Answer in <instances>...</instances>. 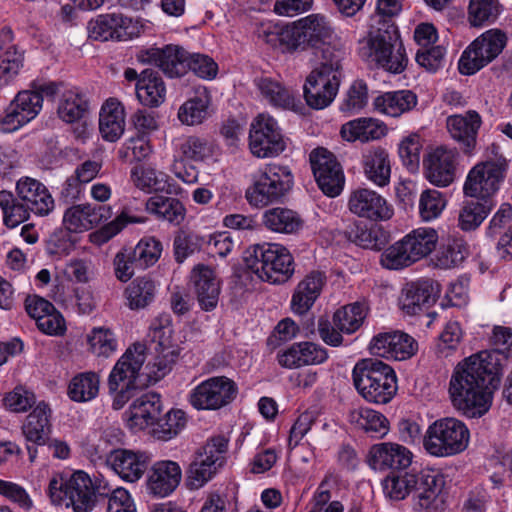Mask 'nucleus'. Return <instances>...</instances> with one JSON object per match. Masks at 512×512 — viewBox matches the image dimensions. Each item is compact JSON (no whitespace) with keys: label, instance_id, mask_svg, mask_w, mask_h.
I'll use <instances>...</instances> for the list:
<instances>
[{"label":"nucleus","instance_id":"obj_1","mask_svg":"<svg viewBox=\"0 0 512 512\" xmlns=\"http://www.w3.org/2000/svg\"><path fill=\"white\" fill-rule=\"evenodd\" d=\"M500 377L497 351L483 350L466 357L456 365L449 382L453 406L467 416H483L492 405Z\"/></svg>","mask_w":512,"mask_h":512},{"label":"nucleus","instance_id":"obj_2","mask_svg":"<svg viewBox=\"0 0 512 512\" xmlns=\"http://www.w3.org/2000/svg\"><path fill=\"white\" fill-rule=\"evenodd\" d=\"M359 57L394 74L404 71L408 58L393 20L371 18L365 37L358 42Z\"/></svg>","mask_w":512,"mask_h":512},{"label":"nucleus","instance_id":"obj_3","mask_svg":"<svg viewBox=\"0 0 512 512\" xmlns=\"http://www.w3.org/2000/svg\"><path fill=\"white\" fill-rule=\"evenodd\" d=\"M109 491L106 482L93 481L82 470L57 473L48 485L52 504L70 508L73 512H91L97 504V496H107Z\"/></svg>","mask_w":512,"mask_h":512},{"label":"nucleus","instance_id":"obj_4","mask_svg":"<svg viewBox=\"0 0 512 512\" xmlns=\"http://www.w3.org/2000/svg\"><path fill=\"white\" fill-rule=\"evenodd\" d=\"M339 36L332 22L323 14L313 13L286 26L278 35L287 52L307 51L333 44Z\"/></svg>","mask_w":512,"mask_h":512},{"label":"nucleus","instance_id":"obj_5","mask_svg":"<svg viewBox=\"0 0 512 512\" xmlns=\"http://www.w3.org/2000/svg\"><path fill=\"white\" fill-rule=\"evenodd\" d=\"M352 380L357 392L372 403L386 404L398 390L394 369L377 359L359 360L352 370Z\"/></svg>","mask_w":512,"mask_h":512},{"label":"nucleus","instance_id":"obj_6","mask_svg":"<svg viewBox=\"0 0 512 512\" xmlns=\"http://www.w3.org/2000/svg\"><path fill=\"white\" fill-rule=\"evenodd\" d=\"M509 162L499 145L492 143L486 148L484 160L476 164L468 173L463 192L470 198L492 200L504 181Z\"/></svg>","mask_w":512,"mask_h":512},{"label":"nucleus","instance_id":"obj_7","mask_svg":"<svg viewBox=\"0 0 512 512\" xmlns=\"http://www.w3.org/2000/svg\"><path fill=\"white\" fill-rule=\"evenodd\" d=\"M244 261L258 278L272 284L285 283L294 273V259L289 250L280 244L253 245L246 250Z\"/></svg>","mask_w":512,"mask_h":512},{"label":"nucleus","instance_id":"obj_8","mask_svg":"<svg viewBox=\"0 0 512 512\" xmlns=\"http://www.w3.org/2000/svg\"><path fill=\"white\" fill-rule=\"evenodd\" d=\"M437 242L438 233L435 229H414L382 252L380 264L389 270L409 267L431 254Z\"/></svg>","mask_w":512,"mask_h":512},{"label":"nucleus","instance_id":"obj_9","mask_svg":"<svg viewBox=\"0 0 512 512\" xmlns=\"http://www.w3.org/2000/svg\"><path fill=\"white\" fill-rule=\"evenodd\" d=\"M470 442V431L457 418H438L423 436V448L434 457H451L464 452Z\"/></svg>","mask_w":512,"mask_h":512},{"label":"nucleus","instance_id":"obj_10","mask_svg":"<svg viewBox=\"0 0 512 512\" xmlns=\"http://www.w3.org/2000/svg\"><path fill=\"white\" fill-rule=\"evenodd\" d=\"M228 445L227 437L215 435L195 449L186 470V482L190 489L202 488L225 465Z\"/></svg>","mask_w":512,"mask_h":512},{"label":"nucleus","instance_id":"obj_11","mask_svg":"<svg viewBox=\"0 0 512 512\" xmlns=\"http://www.w3.org/2000/svg\"><path fill=\"white\" fill-rule=\"evenodd\" d=\"M293 186V175L287 166L268 164L254 178L246 191L250 205L264 207L282 199Z\"/></svg>","mask_w":512,"mask_h":512},{"label":"nucleus","instance_id":"obj_12","mask_svg":"<svg viewBox=\"0 0 512 512\" xmlns=\"http://www.w3.org/2000/svg\"><path fill=\"white\" fill-rule=\"evenodd\" d=\"M152 341L155 343V357L145 369L150 382H157L167 375L176 363L180 348L173 339V327L168 315L156 319L152 325Z\"/></svg>","mask_w":512,"mask_h":512},{"label":"nucleus","instance_id":"obj_13","mask_svg":"<svg viewBox=\"0 0 512 512\" xmlns=\"http://www.w3.org/2000/svg\"><path fill=\"white\" fill-rule=\"evenodd\" d=\"M507 37L498 29H491L477 37L462 53L458 69L462 75H473L491 63L503 51Z\"/></svg>","mask_w":512,"mask_h":512},{"label":"nucleus","instance_id":"obj_14","mask_svg":"<svg viewBox=\"0 0 512 512\" xmlns=\"http://www.w3.org/2000/svg\"><path fill=\"white\" fill-rule=\"evenodd\" d=\"M249 148L258 158L275 157L286 148L284 137L274 118L260 114L251 123Z\"/></svg>","mask_w":512,"mask_h":512},{"label":"nucleus","instance_id":"obj_15","mask_svg":"<svg viewBox=\"0 0 512 512\" xmlns=\"http://www.w3.org/2000/svg\"><path fill=\"white\" fill-rule=\"evenodd\" d=\"M238 393L236 383L225 377H211L191 392L189 401L197 410H217L230 404Z\"/></svg>","mask_w":512,"mask_h":512},{"label":"nucleus","instance_id":"obj_16","mask_svg":"<svg viewBox=\"0 0 512 512\" xmlns=\"http://www.w3.org/2000/svg\"><path fill=\"white\" fill-rule=\"evenodd\" d=\"M311 169L318 187L329 196H338L345 183L343 169L335 155L326 148L318 147L309 155Z\"/></svg>","mask_w":512,"mask_h":512},{"label":"nucleus","instance_id":"obj_17","mask_svg":"<svg viewBox=\"0 0 512 512\" xmlns=\"http://www.w3.org/2000/svg\"><path fill=\"white\" fill-rule=\"evenodd\" d=\"M142 26L122 13L100 14L88 22L89 37L99 41H128L138 37Z\"/></svg>","mask_w":512,"mask_h":512},{"label":"nucleus","instance_id":"obj_18","mask_svg":"<svg viewBox=\"0 0 512 512\" xmlns=\"http://www.w3.org/2000/svg\"><path fill=\"white\" fill-rule=\"evenodd\" d=\"M136 58L142 64L158 67L168 78H181L188 72L189 52L179 45L141 49Z\"/></svg>","mask_w":512,"mask_h":512},{"label":"nucleus","instance_id":"obj_19","mask_svg":"<svg viewBox=\"0 0 512 512\" xmlns=\"http://www.w3.org/2000/svg\"><path fill=\"white\" fill-rule=\"evenodd\" d=\"M42 109V99L31 89L17 93L5 110V115L0 117V132H14L31 120H33Z\"/></svg>","mask_w":512,"mask_h":512},{"label":"nucleus","instance_id":"obj_20","mask_svg":"<svg viewBox=\"0 0 512 512\" xmlns=\"http://www.w3.org/2000/svg\"><path fill=\"white\" fill-rule=\"evenodd\" d=\"M146 347L143 344H134L119 358L108 377L109 392L123 387H137V380L141 376V369L146 360Z\"/></svg>","mask_w":512,"mask_h":512},{"label":"nucleus","instance_id":"obj_21","mask_svg":"<svg viewBox=\"0 0 512 512\" xmlns=\"http://www.w3.org/2000/svg\"><path fill=\"white\" fill-rule=\"evenodd\" d=\"M373 355L395 360H407L418 351V342L409 334L401 331L379 333L369 345Z\"/></svg>","mask_w":512,"mask_h":512},{"label":"nucleus","instance_id":"obj_22","mask_svg":"<svg viewBox=\"0 0 512 512\" xmlns=\"http://www.w3.org/2000/svg\"><path fill=\"white\" fill-rule=\"evenodd\" d=\"M348 207L358 217L375 222L389 220L394 213L392 205L382 195L368 188L352 191Z\"/></svg>","mask_w":512,"mask_h":512},{"label":"nucleus","instance_id":"obj_23","mask_svg":"<svg viewBox=\"0 0 512 512\" xmlns=\"http://www.w3.org/2000/svg\"><path fill=\"white\" fill-rule=\"evenodd\" d=\"M439 293V284L428 278L407 283L399 297V307L407 315L419 314L436 302Z\"/></svg>","mask_w":512,"mask_h":512},{"label":"nucleus","instance_id":"obj_24","mask_svg":"<svg viewBox=\"0 0 512 512\" xmlns=\"http://www.w3.org/2000/svg\"><path fill=\"white\" fill-rule=\"evenodd\" d=\"M113 215L109 205L79 204L68 208L63 224L70 232H83L99 226Z\"/></svg>","mask_w":512,"mask_h":512},{"label":"nucleus","instance_id":"obj_25","mask_svg":"<svg viewBox=\"0 0 512 512\" xmlns=\"http://www.w3.org/2000/svg\"><path fill=\"white\" fill-rule=\"evenodd\" d=\"M341 79L328 76L313 69L307 76L303 93L308 106L313 109H324L335 99Z\"/></svg>","mask_w":512,"mask_h":512},{"label":"nucleus","instance_id":"obj_26","mask_svg":"<svg viewBox=\"0 0 512 512\" xmlns=\"http://www.w3.org/2000/svg\"><path fill=\"white\" fill-rule=\"evenodd\" d=\"M182 479L180 465L172 460L156 461L150 468L146 488L154 497L164 498L171 495Z\"/></svg>","mask_w":512,"mask_h":512},{"label":"nucleus","instance_id":"obj_27","mask_svg":"<svg viewBox=\"0 0 512 512\" xmlns=\"http://www.w3.org/2000/svg\"><path fill=\"white\" fill-rule=\"evenodd\" d=\"M444 479L438 473L421 471L414 499V509L418 512H443L445 497L443 494Z\"/></svg>","mask_w":512,"mask_h":512},{"label":"nucleus","instance_id":"obj_28","mask_svg":"<svg viewBox=\"0 0 512 512\" xmlns=\"http://www.w3.org/2000/svg\"><path fill=\"white\" fill-rule=\"evenodd\" d=\"M367 462L377 471L405 469L412 462V453L398 443L383 442L370 447Z\"/></svg>","mask_w":512,"mask_h":512},{"label":"nucleus","instance_id":"obj_29","mask_svg":"<svg viewBox=\"0 0 512 512\" xmlns=\"http://www.w3.org/2000/svg\"><path fill=\"white\" fill-rule=\"evenodd\" d=\"M17 197L37 216L49 215L55 202L48 188L39 180L21 177L16 183Z\"/></svg>","mask_w":512,"mask_h":512},{"label":"nucleus","instance_id":"obj_30","mask_svg":"<svg viewBox=\"0 0 512 512\" xmlns=\"http://www.w3.org/2000/svg\"><path fill=\"white\" fill-rule=\"evenodd\" d=\"M456 155L454 150L444 147H438L428 154L424 166L430 183L446 187L454 181Z\"/></svg>","mask_w":512,"mask_h":512},{"label":"nucleus","instance_id":"obj_31","mask_svg":"<svg viewBox=\"0 0 512 512\" xmlns=\"http://www.w3.org/2000/svg\"><path fill=\"white\" fill-rule=\"evenodd\" d=\"M481 123L480 115L474 110H469L465 114L451 115L446 120L449 134L461 145L463 151L468 154L476 146Z\"/></svg>","mask_w":512,"mask_h":512},{"label":"nucleus","instance_id":"obj_32","mask_svg":"<svg viewBox=\"0 0 512 512\" xmlns=\"http://www.w3.org/2000/svg\"><path fill=\"white\" fill-rule=\"evenodd\" d=\"M326 282L327 277L323 271L313 270L307 273L293 292L292 311L299 315L307 313L320 296Z\"/></svg>","mask_w":512,"mask_h":512},{"label":"nucleus","instance_id":"obj_33","mask_svg":"<svg viewBox=\"0 0 512 512\" xmlns=\"http://www.w3.org/2000/svg\"><path fill=\"white\" fill-rule=\"evenodd\" d=\"M126 426L134 432L143 430L157 440L169 441L186 428L187 421L186 418H127Z\"/></svg>","mask_w":512,"mask_h":512},{"label":"nucleus","instance_id":"obj_34","mask_svg":"<svg viewBox=\"0 0 512 512\" xmlns=\"http://www.w3.org/2000/svg\"><path fill=\"white\" fill-rule=\"evenodd\" d=\"M149 457L144 452L119 449L111 453L109 463L112 469L126 482L134 483L144 474Z\"/></svg>","mask_w":512,"mask_h":512},{"label":"nucleus","instance_id":"obj_35","mask_svg":"<svg viewBox=\"0 0 512 512\" xmlns=\"http://www.w3.org/2000/svg\"><path fill=\"white\" fill-rule=\"evenodd\" d=\"M191 278L201 309L204 311L214 310L220 294V284L214 271L208 266L198 265L193 269Z\"/></svg>","mask_w":512,"mask_h":512},{"label":"nucleus","instance_id":"obj_36","mask_svg":"<svg viewBox=\"0 0 512 512\" xmlns=\"http://www.w3.org/2000/svg\"><path fill=\"white\" fill-rule=\"evenodd\" d=\"M418 103L417 95L411 90H397L382 93L374 98V110L390 117H399L413 110Z\"/></svg>","mask_w":512,"mask_h":512},{"label":"nucleus","instance_id":"obj_37","mask_svg":"<svg viewBox=\"0 0 512 512\" xmlns=\"http://www.w3.org/2000/svg\"><path fill=\"white\" fill-rule=\"evenodd\" d=\"M99 130L104 140L117 141L125 130V112L123 105L110 98L103 104L99 117Z\"/></svg>","mask_w":512,"mask_h":512},{"label":"nucleus","instance_id":"obj_38","mask_svg":"<svg viewBox=\"0 0 512 512\" xmlns=\"http://www.w3.org/2000/svg\"><path fill=\"white\" fill-rule=\"evenodd\" d=\"M364 175L373 184L384 187L389 184L391 164L388 152L381 147L368 150L362 156Z\"/></svg>","mask_w":512,"mask_h":512},{"label":"nucleus","instance_id":"obj_39","mask_svg":"<svg viewBox=\"0 0 512 512\" xmlns=\"http://www.w3.org/2000/svg\"><path fill=\"white\" fill-rule=\"evenodd\" d=\"M136 95L138 100L148 107H158L164 102L166 86L157 71L145 69L141 72L136 84Z\"/></svg>","mask_w":512,"mask_h":512},{"label":"nucleus","instance_id":"obj_40","mask_svg":"<svg viewBox=\"0 0 512 512\" xmlns=\"http://www.w3.org/2000/svg\"><path fill=\"white\" fill-rule=\"evenodd\" d=\"M131 180L137 188L143 191L165 192L167 194L176 192L175 185L170 182V177L150 166L139 165L133 167Z\"/></svg>","mask_w":512,"mask_h":512},{"label":"nucleus","instance_id":"obj_41","mask_svg":"<svg viewBox=\"0 0 512 512\" xmlns=\"http://www.w3.org/2000/svg\"><path fill=\"white\" fill-rule=\"evenodd\" d=\"M341 136L349 142H368L383 137L386 133L385 125L377 119L358 118L345 123L341 127Z\"/></svg>","mask_w":512,"mask_h":512},{"label":"nucleus","instance_id":"obj_42","mask_svg":"<svg viewBox=\"0 0 512 512\" xmlns=\"http://www.w3.org/2000/svg\"><path fill=\"white\" fill-rule=\"evenodd\" d=\"M262 223L268 230L276 233L294 234L303 227L300 215L291 209L276 207L267 209L262 215Z\"/></svg>","mask_w":512,"mask_h":512},{"label":"nucleus","instance_id":"obj_43","mask_svg":"<svg viewBox=\"0 0 512 512\" xmlns=\"http://www.w3.org/2000/svg\"><path fill=\"white\" fill-rule=\"evenodd\" d=\"M157 293L156 282L148 275L136 277L126 287L124 295L131 310H140L149 306Z\"/></svg>","mask_w":512,"mask_h":512},{"label":"nucleus","instance_id":"obj_44","mask_svg":"<svg viewBox=\"0 0 512 512\" xmlns=\"http://www.w3.org/2000/svg\"><path fill=\"white\" fill-rule=\"evenodd\" d=\"M146 210L157 219L175 225H179L186 215V209L179 199L163 195L150 197L146 202Z\"/></svg>","mask_w":512,"mask_h":512},{"label":"nucleus","instance_id":"obj_45","mask_svg":"<svg viewBox=\"0 0 512 512\" xmlns=\"http://www.w3.org/2000/svg\"><path fill=\"white\" fill-rule=\"evenodd\" d=\"M255 83L262 96L271 105L293 111L301 107V102L279 82L265 77L255 80Z\"/></svg>","mask_w":512,"mask_h":512},{"label":"nucleus","instance_id":"obj_46","mask_svg":"<svg viewBox=\"0 0 512 512\" xmlns=\"http://www.w3.org/2000/svg\"><path fill=\"white\" fill-rule=\"evenodd\" d=\"M494 207L493 200L471 198L462 203L458 214V227L462 231L476 230Z\"/></svg>","mask_w":512,"mask_h":512},{"label":"nucleus","instance_id":"obj_47","mask_svg":"<svg viewBox=\"0 0 512 512\" xmlns=\"http://www.w3.org/2000/svg\"><path fill=\"white\" fill-rule=\"evenodd\" d=\"M211 102L210 93L205 87L198 88L195 95L181 105L178 111L179 120L186 125L202 123L208 115Z\"/></svg>","mask_w":512,"mask_h":512},{"label":"nucleus","instance_id":"obj_48","mask_svg":"<svg viewBox=\"0 0 512 512\" xmlns=\"http://www.w3.org/2000/svg\"><path fill=\"white\" fill-rule=\"evenodd\" d=\"M89 102L79 89L73 88L62 93L58 104V115L66 123L82 119L88 112Z\"/></svg>","mask_w":512,"mask_h":512},{"label":"nucleus","instance_id":"obj_49","mask_svg":"<svg viewBox=\"0 0 512 512\" xmlns=\"http://www.w3.org/2000/svg\"><path fill=\"white\" fill-rule=\"evenodd\" d=\"M349 241L365 248L379 251L388 243V235L379 227L368 228L363 224H353L345 232Z\"/></svg>","mask_w":512,"mask_h":512},{"label":"nucleus","instance_id":"obj_50","mask_svg":"<svg viewBox=\"0 0 512 512\" xmlns=\"http://www.w3.org/2000/svg\"><path fill=\"white\" fill-rule=\"evenodd\" d=\"M0 208L3 214V224L9 229L19 226L30 218L31 211L10 191H0Z\"/></svg>","mask_w":512,"mask_h":512},{"label":"nucleus","instance_id":"obj_51","mask_svg":"<svg viewBox=\"0 0 512 512\" xmlns=\"http://www.w3.org/2000/svg\"><path fill=\"white\" fill-rule=\"evenodd\" d=\"M420 473L391 474L382 481L385 497L393 501L405 499L419 482Z\"/></svg>","mask_w":512,"mask_h":512},{"label":"nucleus","instance_id":"obj_52","mask_svg":"<svg viewBox=\"0 0 512 512\" xmlns=\"http://www.w3.org/2000/svg\"><path fill=\"white\" fill-rule=\"evenodd\" d=\"M319 50L322 52V57L319 66L315 70L341 79L342 62L346 57V50L340 38H337L335 43L325 45Z\"/></svg>","mask_w":512,"mask_h":512},{"label":"nucleus","instance_id":"obj_53","mask_svg":"<svg viewBox=\"0 0 512 512\" xmlns=\"http://www.w3.org/2000/svg\"><path fill=\"white\" fill-rule=\"evenodd\" d=\"M99 383V376L96 373H80L71 380L68 394L73 401H89L97 396Z\"/></svg>","mask_w":512,"mask_h":512},{"label":"nucleus","instance_id":"obj_54","mask_svg":"<svg viewBox=\"0 0 512 512\" xmlns=\"http://www.w3.org/2000/svg\"><path fill=\"white\" fill-rule=\"evenodd\" d=\"M501 12L498 0H470L468 21L471 26L480 27L494 23Z\"/></svg>","mask_w":512,"mask_h":512},{"label":"nucleus","instance_id":"obj_55","mask_svg":"<svg viewBox=\"0 0 512 512\" xmlns=\"http://www.w3.org/2000/svg\"><path fill=\"white\" fill-rule=\"evenodd\" d=\"M365 317L364 306L353 303L336 310L333 315V324L340 332L352 334L361 327Z\"/></svg>","mask_w":512,"mask_h":512},{"label":"nucleus","instance_id":"obj_56","mask_svg":"<svg viewBox=\"0 0 512 512\" xmlns=\"http://www.w3.org/2000/svg\"><path fill=\"white\" fill-rule=\"evenodd\" d=\"M138 269L153 266L160 258L162 244L154 237H144L133 249H128Z\"/></svg>","mask_w":512,"mask_h":512},{"label":"nucleus","instance_id":"obj_57","mask_svg":"<svg viewBox=\"0 0 512 512\" xmlns=\"http://www.w3.org/2000/svg\"><path fill=\"white\" fill-rule=\"evenodd\" d=\"M444 195L435 189L424 190L419 199V214L423 221L438 218L446 207Z\"/></svg>","mask_w":512,"mask_h":512},{"label":"nucleus","instance_id":"obj_58","mask_svg":"<svg viewBox=\"0 0 512 512\" xmlns=\"http://www.w3.org/2000/svg\"><path fill=\"white\" fill-rule=\"evenodd\" d=\"M205 242L201 236L188 231H179L173 240L174 256L178 263L199 251Z\"/></svg>","mask_w":512,"mask_h":512},{"label":"nucleus","instance_id":"obj_59","mask_svg":"<svg viewBox=\"0 0 512 512\" xmlns=\"http://www.w3.org/2000/svg\"><path fill=\"white\" fill-rule=\"evenodd\" d=\"M466 255V245L462 241L452 240L438 250L436 265L442 269H449L462 263Z\"/></svg>","mask_w":512,"mask_h":512},{"label":"nucleus","instance_id":"obj_60","mask_svg":"<svg viewBox=\"0 0 512 512\" xmlns=\"http://www.w3.org/2000/svg\"><path fill=\"white\" fill-rule=\"evenodd\" d=\"M22 433L28 442L46 444L51 434L49 418H26L22 424Z\"/></svg>","mask_w":512,"mask_h":512},{"label":"nucleus","instance_id":"obj_61","mask_svg":"<svg viewBox=\"0 0 512 512\" xmlns=\"http://www.w3.org/2000/svg\"><path fill=\"white\" fill-rule=\"evenodd\" d=\"M88 343L92 352L98 356L108 357L117 349L114 334L105 328H94L88 336Z\"/></svg>","mask_w":512,"mask_h":512},{"label":"nucleus","instance_id":"obj_62","mask_svg":"<svg viewBox=\"0 0 512 512\" xmlns=\"http://www.w3.org/2000/svg\"><path fill=\"white\" fill-rule=\"evenodd\" d=\"M182 159L202 161L212 153L210 144L199 137L189 136L178 145Z\"/></svg>","mask_w":512,"mask_h":512},{"label":"nucleus","instance_id":"obj_63","mask_svg":"<svg viewBox=\"0 0 512 512\" xmlns=\"http://www.w3.org/2000/svg\"><path fill=\"white\" fill-rule=\"evenodd\" d=\"M130 409L131 416H157L163 410L161 396L155 392H147L134 400Z\"/></svg>","mask_w":512,"mask_h":512},{"label":"nucleus","instance_id":"obj_64","mask_svg":"<svg viewBox=\"0 0 512 512\" xmlns=\"http://www.w3.org/2000/svg\"><path fill=\"white\" fill-rule=\"evenodd\" d=\"M421 149V137L418 134L409 135L399 144V156L408 169L415 170L418 167Z\"/></svg>","mask_w":512,"mask_h":512}]
</instances>
